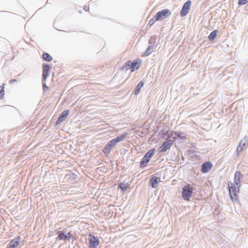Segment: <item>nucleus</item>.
<instances>
[{"label":"nucleus","instance_id":"1","mask_svg":"<svg viewBox=\"0 0 248 248\" xmlns=\"http://www.w3.org/2000/svg\"><path fill=\"white\" fill-rule=\"evenodd\" d=\"M229 194L232 201L238 200V194L239 193L240 185L232 183H228Z\"/></svg>","mask_w":248,"mask_h":248},{"label":"nucleus","instance_id":"2","mask_svg":"<svg viewBox=\"0 0 248 248\" xmlns=\"http://www.w3.org/2000/svg\"><path fill=\"white\" fill-rule=\"evenodd\" d=\"M193 192V188L188 184L182 188V196L184 200L189 201L192 197Z\"/></svg>","mask_w":248,"mask_h":248},{"label":"nucleus","instance_id":"3","mask_svg":"<svg viewBox=\"0 0 248 248\" xmlns=\"http://www.w3.org/2000/svg\"><path fill=\"white\" fill-rule=\"evenodd\" d=\"M171 15L170 10L166 9L158 12L155 16V20H163Z\"/></svg>","mask_w":248,"mask_h":248},{"label":"nucleus","instance_id":"4","mask_svg":"<svg viewBox=\"0 0 248 248\" xmlns=\"http://www.w3.org/2000/svg\"><path fill=\"white\" fill-rule=\"evenodd\" d=\"M155 152V149L153 148L151 149L145 154L140 162L141 167L143 168L146 166V164L149 162L150 158L154 155Z\"/></svg>","mask_w":248,"mask_h":248},{"label":"nucleus","instance_id":"5","mask_svg":"<svg viewBox=\"0 0 248 248\" xmlns=\"http://www.w3.org/2000/svg\"><path fill=\"white\" fill-rule=\"evenodd\" d=\"M141 63V61L138 60L137 61L133 62L131 61H127L124 65V67H130V69L131 72H134L137 70Z\"/></svg>","mask_w":248,"mask_h":248},{"label":"nucleus","instance_id":"6","mask_svg":"<svg viewBox=\"0 0 248 248\" xmlns=\"http://www.w3.org/2000/svg\"><path fill=\"white\" fill-rule=\"evenodd\" d=\"M89 236V248H96L100 243L98 238L92 235L91 234H90Z\"/></svg>","mask_w":248,"mask_h":248},{"label":"nucleus","instance_id":"7","mask_svg":"<svg viewBox=\"0 0 248 248\" xmlns=\"http://www.w3.org/2000/svg\"><path fill=\"white\" fill-rule=\"evenodd\" d=\"M127 135V133H124L116 138L111 140L108 144L109 146L112 148L114 147L118 142L122 141Z\"/></svg>","mask_w":248,"mask_h":248},{"label":"nucleus","instance_id":"8","mask_svg":"<svg viewBox=\"0 0 248 248\" xmlns=\"http://www.w3.org/2000/svg\"><path fill=\"white\" fill-rule=\"evenodd\" d=\"M191 5V1L188 0L184 3L180 12L181 16H186L189 12Z\"/></svg>","mask_w":248,"mask_h":248},{"label":"nucleus","instance_id":"9","mask_svg":"<svg viewBox=\"0 0 248 248\" xmlns=\"http://www.w3.org/2000/svg\"><path fill=\"white\" fill-rule=\"evenodd\" d=\"M173 140H168L167 141L164 142L162 146L160 147V152H166L167 150L169 149L171 145L173 144Z\"/></svg>","mask_w":248,"mask_h":248},{"label":"nucleus","instance_id":"10","mask_svg":"<svg viewBox=\"0 0 248 248\" xmlns=\"http://www.w3.org/2000/svg\"><path fill=\"white\" fill-rule=\"evenodd\" d=\"M58 238L59 240H69L72 237V234L71 232H69L67 234L62 231H59L58 232Z\"/></svg>","mask_w":248,"mask_h":248},{"label":"nucleus","instance_id":"11","mask_svg":"<svg viewBox=\"0 0 248 248\" xmlns=\"http://www.w3.org/2000/svg\"><path fill=\"white\" fill-rule=\"evenodd\" d=\"M69 113V111L68 110H65L63 111L60 116V117L58 118V120H57L56 123V124H60L61 123L64 121L65 119L67 117Z\"/></svg>","mask_w":248,"mask_h":248},{"label":"nucleus","instance_id":"12","mask_svg":"<svg viewBox=\"0 0 248 248\" xmlns=\"http://www.w3.org/2000/svg\"><path fill=\"white\" fill-rule=\"evenodd\" d=\"M20 237L18 236L15 239L12 240L6 248H16L20 244Z\"/></svg>","mask_w":248,"mask_h":248},{"label":"nucleus","instance_id":"13","mask_svg":"<svg viewBox=\"0 0 248 248\" xmlns=\"http://www.w3.org/2000/svg\"><path fill=\"white\" fill-rule=\"evenodd\" d=\"M49 70L50 66L48 64H44L43 65V78L44 80H46L49 76Z\"/></svg>","mask_w":248,"mask_h":248},{"label":"nucleus","instance_id":"14","mask_svg":"<svg viewBox=\"0 0 248 248\" xmlns=\"http://www.w3.org/2000/svg\"><path fill=\"white\" fill-rule=\"evenodd\" d=\"M212 165L211 163L208 162L203 163L202 166V171L205 173L208 172L212 168Z\"/></svg>","mask_w":248,"mask_h":248},{"label":"nucleus","instance_id":"15","mask_svg":"<svg viewBox=\"0 0 248 248\" xmlns=\"http://www.w3.org/2000/svg\"><path fill=\"white\" fill-rule=\"evenodd\" d=\"M160 182V178L155 176H153L150 179V183L153 188L157 187L158 184Z\"/></svg>","mask_w":248,"mask_h":248},{"label":"nucleus","instance_id":"16","mask_svg":"<svg viewBox=\"0 0 248 248\" xmlns=\"http://www.w3.org/2000/svg\"><path fill=\"white\" fill-rule=\"evenodd\" d=\"M242 176V175L240 171H237L234 175V184H238V185L241 186V182L240 179Z\"/></svg>","mask_w":248,"mask_h":248},{"label":"nucleus","instance_id":"17","mask_svg":"<svg viewBox=\"0 0 248 248\" xmlns=\"http://www.w3.org/2000/svg\"><path fill=\"white\" fill-rule=\"evenodd\" d=\"M144 85V83L142 81L139 82V83L137 86L136 89L134 90V93L135 95H137L139 93L140 89Z\"/></svg>","mask_w":248,"mask_h":248},{"label":"nucleus","instance_id":"18","mask_svg":"<svg viewBox=\"0 0 248 248\" xmlns=\"http://www.w3.org/2000/svg\"><path fill=\"white\" fill-rule=\"evenodd\" d=\"M245 147V143H242L241 141L237 147V154L238 155H239L240 153H241L243 151V150Z\"/></svg>","mask_w":248,"mask_h":248},{"label":"nucleus","instance_id":"19","mask_svg":"<svg viewBox=\"0 0 248 248\" xmlns=\"http://www.w3.org/2000/svg\"><path fill=\"white\" fill-rule=\"evenodd\" d=\"M43 59L47 62H50L52 60V57L47 53H44L42 55Z\"/></svg>","mask_w":248,"mask_h":248},{"label":"nucleus","instance_id":"20","mask_svg":"<svg viewBox=\"0 0 248 248\" xmlns=\"http://www.w3.org/2000/svg\"><path fill=\"white\" fill-rule=\"evenodd\" d=\"M180 135L181 133H179V132H177L176 131H171L170 134V137L172 139L175 140L178 137H180Z\"/></svg>","mask_w":248,"mask_h":248},{"label":"nucleus","instance_id":"21","mask_svg":"<svg viewBox=\"0 0 248 248\" xmlns=\"http://www.w3.org/2000/svg\"><path fill=\"white\" fill-rule=\"evenodd\" d=\"M217 31L215 30L212 31L208 36V39L210 41L214 40V39L217 37Z\"/></svg>","mask_w":248,"mask_h":248},{"label":"nucleus","instance_id":"22","mask_svg":"<svg viewBox=\"0 0 248 248\" xmlns=\"http://www.w3.org/2000/svg\"><path fill=\"white\" fill-rule=\"evenodd\" d=\"M4 96V84H2L0 86V99H2Z\"/></svg>","mask_w":248,"mask_h":248},{"label":"nucleus","instance_id":"23","mask_svg":"<svg viewBox=\"0 0 248 248\" xmlns=\"http://www.w3.org/2000/svg\"><path fill=\"white\" fill-rule=\"evenodd\" d=\"M111 149L112 148L107 144L104 148L103 153L105 154H108L110 152Z\"/></svg>","mask_w":248,"mask_h":248},{"label":"nucleus","instance_id":"24","mask_svg":"<svg viewBox=\"0 0 248 248\" xmlns=\"http://www.w3.org/2000/svg\"><path fill=\"white\" fill-rule=\"evenodd\" d=\"M118 186L119 188H120L121 189V190L122 191H125L128 189L127 186L126 185V184H125L124 183H120L119 184Z\"/></svg>","mask_w":248,"mask_h":248},{"label":"nucleus","instance_id":"25","mask_svg":"<svg viewBox=\"0 0 248 248\" xmlns=\"http://www.w3.org/2000/svg\"><path fill=\"white\" fill-rule=\"evenodd\" d=\"M248 2V0H239L238 4L242 5L246 4Z\"/></svg>","mask_w":248,"mask_h":248},{"label":"nucleus","instance_id":"26","mask_svg":"<svg viewBox=\"0 0 248 248\" xmlns=\"http://www.w3.org/2000/svg\"><path fill=\"white\" fill-rule=\"evenodd\" d=\"M179 133H181L180 137H179V138H180V139H181L182 140L186 139V134L185 133H182V132H179Z\"/></svg>","mask_w":248,"mask_h":248},{"label":"nucleus","instance_id":"27","mask_svg":"<svg viewBox=\"0 0 248 248\" xmlns=\"http://www.w3.org/2000/svg\"><path fill=\"white\" fill-rule=\"evenodd\" d=\"M156 20H155V19H154V18H152L151 19L149 23H148V24L150 26H152L155 23V22L156 21Z\"/></svg>","mask_w":248,"mask_h":248},{"label":"nucleus","instance_id":"28","mask_svg":"<svg viewBox=\"0 0 248 248\" xmlns=\"http://www.w3.org/2000/svg\"><path fill=\"white\" fill-rule=\"evenodd\" d=\"M151 53V52H150V47H148V48L146 50L145 53V56H148Z\"/></svg>","mask_w":248,"mask_h":248},{"label":"nucleus","instance_id":"29","mask_svg":"<svg viewBox=\"0 0 248 248\" xmlns=\"http://www.w3.org/2000/svg\"><path fill=\"white\" fill-rule=\"evenodd\" d=\"M48 87L46 85L45 83H44L43 84V89H44V91H46V90H48Z\"/></svg>","mask_w":248,"mask_h":248}]
</instances>
